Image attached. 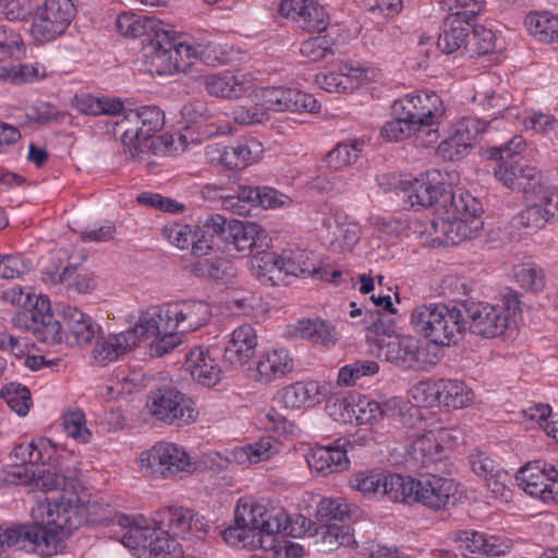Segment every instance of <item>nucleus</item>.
<instances>
[{"label":"nucleus","mask_w":558,"mask_h":558,"mask_svg":"<svg viewBox=\"0 0 558 558\" xmlns=\"http://www.w3.org/2000/svg\"><path fill=\"white\" fill-rule=\"evenodd\" d=\"M167 304L162 306H150L140 313L137 322L131 327L129 332L136 343L145 341L161 332V330H170V320L165 315Z\"/></svg>","instance_id":"30"},{"label":"nucleus","mask_w":558,"mask_h":558,"mask_svg":"<svg viewBox=\"0 0 558 558\" xmlns=\"http://www.w3.org/2000/svg\"><path fill=\"white\" fill-rule=\"evenodd\" d=\"M184 368L198 384L211 387L220 380V368L203 348H194L185 354Z\"/></svg>","instance_id":"29"},{"label":"nucleus","mask_w":558,"mask_h":558,"mask_svg":"<svg viewBox=\"0 0 558 558\" xmlns=\"http://www.w3.org/2000/svg\"><path fill=\"white\" fill-rule=\"evenodd\" d=\"M471 28V20L463 19L459 14H449L444 21L442 32L438 36V49L446 54L453 53L461 48L466 51Z\"/></svg>","instance_id":"28"},{"label":"nucleus","mask_w":558,"mask_h":558,"mask_svg":"<svg viewBox=\"0 0 558 558\" xmlns=\"http://www.w3.org/2000/svg\"><path fill=\"white\" fill-rule=\"evenodd\" d=\"M350 518L349 506L342 499L324 498L317 506L314 526L342 523Z\"/></svg>","instance_id":"45"},{"label":"nucleus","mask_w":558,"mask_h":558,"mask_svg":"<svg viewBox=\"0 0 558 558\" xmlns=\"http://www.w3.org/2000/svg\"><path fill=\"white\" fill-rule=\"evenodd\" d=\"M182 332L180 329L161 330V332L150 342L149 354L154 357H162L179 344L182 343Z\"/></svg>","instance_id":"60"},{"label":"nucleus","mask_w":558,"mask_h":558,"mask_svg":"<svg viewBox=\"0 0 558 558\" xmlns=\"http://www.w3.org/2000/svg\"><path fill=\"white\" fill-rule=\"evenodd\" d=\"M248 508L260 509L259 515L257 513L254 515L255 521H252V526L254 531H258V536L263 535L265 544L267 545L266 549L274 547V535L286 532L293 537H299L302 535L303 527L306 524L304 517L298 518V521L302 520V525L300 531L296 532L294 527L290 529L289 517L282 510L268 511L264 506L257 504H248Z\"/></svg>","instance_id":"20"},{"label":"nucleus","mask_w":558,"mask_h":558,"mask_svg":"<svg viewBox=\"0 0 558 558\" xmlns=\"http://www.w3.org/2000/svg\"><path fill=\"white\" fill-rule=\"evenodd\" d=\"M466 331L484 338L501 336L509 327V315L499 305L486 302L461 300Z\"/></svg>","instance_id":"11"},{"label":"nucleus","mask_w":558,"mask_h":558,"mask_svg":"<svg viewBox=\"0 0 558 558\" xmlns=\"http://www.w3.org/2000/svg\"><path fill=\"white\" fill-rule=\"evenodd\" d=\"M495 34L482 26L472 24L471 34L468 38L466 52L471 56H483L494 50Z\"/></svg>","instance_id":"53"},{"label":"nucleus","mask_w":558,"mask_h":558,"mask_svg":"<svg viewBox=\"0 0 558 558\" xmlns=\"http://www.w3.org/2000/svg\"><path fill=\"white\" fill-rule=\"evenodd\" d=\"M204 86L210 96L218 98H236L244 93L243 83L230 72L204 76Z\"/></svg>","instance_id":"41"},{"label":"nucleus","mask_w":558,"mask_h":558,"mask_svg":"<svg viewBox=\"0 0 558 558\" xmlns=\"http://www.w3.org/2000/svg\"><path fill=\"white\" fill-rule=\"evenodd\" d=\"M435 390L438 395L439 407L450 409H462L473 400V392L464 383L453 379H440Z\"/></svg>","instance_id":"35"},{"label":"nucleus","mask_w":558,"mask_h":558,"mask_svg":"<svg viewBox=\"0 0 558 558\" xmlns=\"http://www.w3.org/2000/svg\"><path fill=\"white\" fill-rule=\"evenodd\" d=\"M12 326L24 332H32L35 338L44 343H60L64 332L62 324L50 311L49 300L45 296H36L31 310L16 313L12 317Z\"/></svg>","instance_id":"7"},{"label":"nucleus","mask_w":558,"mask_h":558,"mask_svg":"<svg viewBox=\"0 0 558 558\" xmlns=\"http://www.w3.org/2000/svg\"><path fill=\"white\" fill-rule=\"evenodd\" d=\"M393 118L387 121L381 128L380 134L390 142L403 141L413 134L421 133L403 116L392 114Z\"/></svg>","instance_id":"59"},{"label":"nucleus","mask_w":558,"mask_h":558,"mask_svg":"<svg viewBox=\"0 0 558 558\" xmlns=\"http://www.w3.org/2000/svg\"><path fill=\"white\" fill-rule=\"evenodd\" d=\"M126 542L137 558H182L183 549L178 541L170 535L161 534L151 522L146 529H135L129 532Z\"/></svg>","instance_id":"12"},{"label":"nucleus","mask_w":558,"mask_h":558,"mask_svg":"<svg viewBox=\"0 0 558 558\" xmlns=\"http://www.w3.org/2000/svg\"><path fill=\"white\" fill-rule=\"evenodd\" d=\"M161 21L133 12H121L114 19L113 29L125 38L148 37L160 27Z\"/></svg>","instance_id":"32"},{"label":"nucleus","mask_w":558,"mask_h":558,"mask_svg":"<svg viewBox=\"0 0 558 558\" xmlns=\"http://www.w3.org/2000/svg\"><path fill=\"white\" fill-rule=\"evenodd\" d=\"M257 333L251 325H241L231 333L225 348V360L234 366H243L255 355Z\"/></svg>","instance_id":"24"},{"label":"nucleus","mask_w":558,"mask_h":558,"mask_svg":"<svg viewBox=\"0 0 558 558\" xmlns=\"http://www.w3.org/2000/svg\"><path fill=\"white\" fill-rule=\"evenodd\" d=\"M165 123V112L157 106L129 109L120 99L107 98V134L121 143L128 159L155 166L150 156H163L173 145V135H158Z\"/></svg>","instance_id":"1"},{"label":"nucleus","mask_w":558,"mask_h":558,"mask_svg":"<svg viewBox=\"0 0 558 558\" xmlns=\"http://www.w3.org/2000/svg\"><path fill=\"white\" fill-rule=\"evenodd\" d=\"M266 230L255 222L231 220L228 223L227 244L244 255L263 253L270 246Z\"/></svg>","instance_id":"18"},{"label":"nucleus","mask_w":558,"mask_h":558,"mask_svg":"<svg viewBox=\"0 0 558 558\" xmlns=\"http://www.w3.org/2000/svg\"><path fill=\"white\" fill-rule=\"evenodd\" d=\"M263 145L258 141L251 138L235 145L226 146L219 153L220 162L228 169H243L257 161L263 154Z\"/></svg>","instance_id":"31"},{"label":"nucleus","mask_w":558,"mask_h":558,"mask_svg":"<svg viewBox=\"0 0 558 558\" xmlns=\"http://www.w3.org/2000/svg\"><path fill=\"white\" fill-rule=\"evenodd\" d=\"M386 361L403 369L418 364V341L413 337L397 336L379 342Z\"/></svg>","instance_id":"25"},{"label":"nucleus","mask_w":558,"mask_h":558,"mask_svg":"<svg viewBox=\"0 0 558 558\" xmlns=\"http://www.w3.org/2000/svg\"><path fill=\"white\" fill-rule=\"evenodd\" d=\"M384 473L377 471H362L351 475L349 485L363 495L381 493Z\"/></svg>","instance_id":"57"},{"label":"nucleus","mask_w":558,"mask_h":558,"mask_svg":"<svg viewBox=\"0 0 558 558\" xmlns=\"http://www.w3.org/2000/svg\"><path fill=\"white\" fill-rule=\"evenodd\" d=\"M411 324L416 332L438 345L456 344L466 332L461 300L453 305H418L411 314Z\"/></svg>","instance_id":"5"},{"label":"nucleus","mask_w":558,"mask_h":558,"mask_svg":"<svg viewBox=\"0 0 558 558\" xmlns=\"http://www.w3.org/2000/svg\"><path fill=\"white\" fill-rule=\"evenodd\" d=\"M74 0H46L36 13L32 34L38 43H48L62 35L75 16Z\"/></svg>","instance_id":"10"},{"label":"nucleus","mask_w":558,"mask_h":558,"mask_svg":"<svg viewBox=\"0 0 558 558\" xmlns=\"http://www.w3.org/2000/svg\"><path fill=\"white\" fill-rule=\"evenodd\" d=\"M481 214L482 205L474 196L449 185L430 227L442 241L454 245L478 235L484 226Z\"/></svg>","instance_id":"3"},{"label":"nucleus","mask_w":558,"mask_h":558,"mask_svg":"<svg viewBox=\"0 0 558 558\" xmlns=\"http://www.w3.org/2000/svg\"><path fill=\"white\" fill-rule=\"evenodd\" d=\"M379 372V365L373 360H356L339 369L338 384L351 387L363 377L373 376Z\"/></svg>","instance_id":"46"},{"label":"nucleus","mask_w":558,"mask_h":558,"mask_svg":"<svg viewBox=\"0 0 558 558\" xmlns=\"http://www.w3.org/2000/svg\"><path fill=\"white\" fill-rule=\"evenodd\" d=\"M486 129V123L482 120L468 117L461 119L456 125L453 133L458 141H460L466 149H471L483 135Z\"/></svg>","instance_id":"52"},{"label":"nucleus","mask_w":558,"mask_h":558,"mask_svg":"<svg viewBox=\"0 0 558 558\" xmlns=\"http://www.w3.org/2000/svg\"><path fill=\"white\" fill-rule=\"evenodd\" d=\"M524 23L530 34L539 41H558V17H550L546 12L533 13L525 17Z\"/></svg>","instance_id":"43"},{"label":"nucleus","mask_w":558,"mask_h":558,"mask_svg":"<svg viewBox=\"0 0 558 558\" xmlns=\"http://www.w3.org/2000/svg\"><path fill=\"white\" fill-rule=\"evenodd\" d=\"M295 332L314 343L331 347L338 341L336 327L322 319H301L295 325Z\"/></svg>","instance_id":"39"},{"label":"nucleus","mask_w":558,"mask_h":558,"mask_svg":"<svg viewBox=\"0 0 558 558\" xmlns=\"http://www.w3.org/2000/svg\"><path fill=\"white\" fill-rule=\"evenodd\" d=\"M144 524H135L131 517L120 513L114 509H107V536L123 544L131 550V545L126 542L129 532L135 529H146Z\"/></svg>","instance_id":"44"},{"label":"nucleus","mask_w":558,"mask_h":558,"mask_svg":"<svg viewBox=\"0 0 558 558\" xmlns=\"http://www.w3.org/2000/svg\"><path fill=\"white\" fill-rule=\"evenodd\" d=\"M533 199H536V203L544 207L546 217L550 220H558V192L548 189L538 181L533 183L531 194L526 197V201Z\"/></svg>","instance_id":"56"},{"label":"nucleus","mask_w":558,"mask_h":558,"mask_svg":"<svg viewBox=\"0 0 558 558\" xmlns=\"http://www.w3.org/2000/svg\"><path fill=\"white\" fill-rule=\"evenodd\" d=\"M314 254L301 248L283 250L279 254L281 271L292 276L315 277L320 274L313 258Z\"/></svg>","instance_id":"34"},{"label":"nucleus","mask_w":558,"mask_h":558,"mask_svg":"<svg viewBox=\"0 0 558 558\" xmlns=\"http://www.w3.org/2000/svg\"><path fill=\"white\" fill-rule=\"evenodd\" d=\"M56 282L65 284L69 293H88L95 287V279L87 274H77V267L69 265L58 275Z\"/></svg>","instance_id":"49"},{"label":"nucleus","mask_w":558,"mask_h":558,"mask_svg":"<svg viewBox=\"0 0 558 558\" xmlns=\"http://www.w3.org/2000/svg\"><path fill=\"white\" fill-rule=\"evenodd\" d=\"M170 328H179L182 333L196 330L207 324L211 317L209 305L201 300L167 304L165 314Z\"/></svg>","instance_id":"19"},{"label":"nucleus","mask_w":558,"mask_h":558,"mask_svg":"<svg viewBox=\"0 0 558 558\" xmlns=\"http://www.w3.org/2000/svg\"><path fill=\"white\" fill-rule=\"evenodd\" d=\"M531 204L526 206L517 217V223L531 231H537L545 227L550 220L545 216L544 207L536 203V199L529 201Z\"/></svg>","instance_id":"62"},{"label":"nucleus","mask_w":558,"mask_h":558,"mask_svg":"<svg viewBox=\"0 0 558 558\" xmlns=\"http://www.w3.org/2000/svg\"><path fill=\"white\" fill-rule=\"evenodd\" d=\"M453 541L458 544V547L461 550H466L471 554H476L483 557L501 556L508 548V546L496 536L473 530H460L454 532Z\"/></svg>","instance_id":"27"},{"label":"nucleus","mask_w":558,"mask_h":558,"mask_svg":"<svg viewBox=\"0 0 558 558\" xmlns=\"http://www.w3.org/2000/svg\"><path fill=\"white\" fill-rule=\"evenodd\" d=\"M33 523L14 525L21 550L43 556L56 555L62 548L65 538L83 523L78 506L70 500H39L32 510Z\"/></svg>","instance_id":"2"},{"label":"nucleus","mask_w":558,"mask_h":558,"mask_svg":"<svg viewBox=\"0 0 558 558\" xmlns=\"http://www.w3.org/2000/svg\"><path fill=\"white\" fill-rule=\"evenodd\" d=\"M349 448H353V446L344 439H337L331 446L313 448L306 457L307 464L323 475L342 471L349 463L347 456Z\"/></svg>","instance_id":"21"},{"label":"nucleus","mask_w":558,"mask_h":558,"mask_svg":"<svg viewBox=\"0 0 558 558\" xmlns=\"http://www.w3.org/2000/svg\"><path fill=\"white\" fill-rule=\"evenodd\" d=\"M314 525L311 521L306 520L302 534L307 533L310 536H315L317 538L316 544L324 551H332L340 546H352L355 544L353 531L348 524Z\"/></svg>","instance_id":"26"},{"label":"nucleus","mask_w":558,"mask_h":558,"mask_svg":"<svg viewBox=\"0 0 558 558\" xmlns=\"http://www.w3.org/2000/svg\"><path fill=\"white\" fill-rule=\"evenodd\" d=\"M363 146V141L339 143L326 155L325 160L328 167L332 169H341L357 160Z\"/></svg>","instance_id":"47"},{"label":"nucleus","mask_w":558,"mask_h":558,"mask_svg":"<svg viewBox=\"0 0 558 558\" xmlns=\"http://www.w3.org/2000/svg\"><path fill=\"white\" fill-rule=\"evenodd\" d=\"M417 480L399 474H384L381 495L395 502L413 504Z\"/></svg>","instance_id":"38"},{"label":"nucleus","mask_w":558,"mask_h":558,"mask_svg":"<svg viewBox=\"0 0 558 558\" xmlns=\"http://www.w3.org/2000/svg\"><path fill=\"white\" fill-rule=\"evenodd\" d=\"M61 426L77 442L86 444L92 438V432L86 427L85 415L81 410L65 412L61 417Z\"/></svg>","instance_id":"50"},{"label":"nucleus","mask_w":558,"mask_h":558,"mask_svg":"<svg viewBox=\"0 0 558 558\" xmlns=\"http://www.w3.org/2000/svg\"><path fill=\"white\" fill-rule=\"evenodd\" d=\"M322 234L330 246L342 250L352 248L360 240V229L356 225L340 222L335 216L323 219Z\"/></svg>","instance_id":"33"},{"label":"nucleus","mask_w":558,"mask_h":558,"mask_svg":"<svg viewBox=\"0 0 558 558\" xmlns=\"http://www.w3.org/2000/svg\"><path fill=\"white\" fill-rule=\"evenodd\" d=\"M262 100V107L277 112L291 111L294 89L284 87H265L256 95Z\"/></svg>","instance_id":"48"},{"label":"nucleus","mask_w":558,"mask_h":558,"mask_svg":"<svg viewBox=\"0 0 558 558\" xmlns=\"http://www.w3.org/2000/svg\"><path fill=\"white\" fill-rule=\"evenodd\" d=\"M141 470L156 477H171L194 471L187 452L175 444L160 442L141 454Z\"/></svg>","instance_id":"8"},{"label":"nucleus","mask_w":558,"mask_h":558,"mask_svg":"<svg viewBox=\"0 0 558 558\" xmlns=\"http://www.w3.org/2000/svg\"><path fill=\"white\" fill-rule=\"evenodd\" d=\"M320 388L317 381H298L280 391V400L287 409H300L307 402L319 403Z\"/></svg>","instance_id":"37"},{"label":"nucleus","mask_w":558,"mask_h":558,"mask_svg":"<svg viewBox=\"0 0 558 558\" xmlns=\"http://www.w3.org/2000/svg\"><path fill=\"white\" fill-rule=\"evenodd\" d=\"M150 522L161 534L169 533L173 537L185 538L190 534L206 532V521L191 509L183 507H167L157 510Z\"/></svg>","instance_id":"15"},{"label":"nucleus","mask_w":558,"mask_h":558,"mask_svg":"<svg viewBox=\"0 0 558 558\" xmlns=\"http://www.w3.org/2000/svg\"><path fill=\"white\" fill-rule=\"evenodd\" d=\"M256 513L259 515V508H248V502L240 500L234 511V524L222 532L223 541L234 547L267 548L263 535L258 536V531H254L252 526Z\"/></svg>","instance_id":"16"},{"label":"nucleus","mask_w":558,"mask_h":558,"mask_svg":"<svg viewBox=\"0 0 558 558\" xmlns=\"http://www.w3.org/2000/svg\"><path fill=\"white\" fill-rule=\"evenodd\" d=\"M544 464H548L545 461H535L527 463L521 468L517 475V482L520 488H522L527 495L534 498H538L544 502L554 500L556 485L546 483L548 476L543 470Z\"/></svg>","instance_id":"23"},{"label":"nucleus","mask_w":558,"mask_h":558,"mask_svg":"<svg viewBox=\"0 0 558 558\" xmlns=\"http://www.w3.org/2000/svg\"><path fill=\"white\" fill-rule=\"evenodd\" d=\"M147 407L154 417L170 425L190 424L196 420L198 414L186 397L170 386L151 391Z\"/></svg>","instance_id":"9"},{"label":"nucleus","mask_w":558,"mask_h":558,"mask_svg":"<svg viewBox=\"0 0 558 558\" xmlns=\"http://www.w3.org/2000/svg\"><path fill=\"white\" fill-rule=\"evenodd\" d=\"M7 404L20 416H25L32 404L31 391L20 384H10L1 390Z\"/></svg>","instance_id":"51"},{"label":"nucleus","mask_w":558,"mask_h":558,"mask_svg":"<svg viewBox=\"0 0 558 558\" xmlns=\"http://www.w3.org/2000/svg\"><path fill=\"white\" fill-rule=\"evenodd\" d=\"M190 271L198 277L227 284L235 277V269L226 258H201L190 265Z\"/></svg>","instance_id":"36"},{"label":"nucleus","mask_w":558,"mask_h":558,"mask_svg":"<svg viewBox=\"0 0 558 558\" xmlns=\"http://www.w3.org/2000/svg\"><path fill=\"white\" fill-rule=\"evenodd\" d=\"M392 114L403 116L421 133H425L428 143L438 140L437 126L445 113L442 100L435 92H421L405 95L391 106Z\"/></svg>","instance_id":"6"},{"label":"nucleus","mask_w":558,"mask_h":558,"mask_svg":"<svg viewBox=\"0 0 558 558\" xmlns=\"http://www.w3.org/2000/svg\"><path fill=\"white\" fill-rule=\"evenodd\" d=\"M46 76V68L38 62L32 64H0V81L4 83H33Z\"/></svg>","instance_id":"42"},{"label":"nucleus","mask_w":558,"mask_h":558,"mask_svg":"<svg viewBox=\"0 0 558 558\" xmlns=\"http://www.w3.org/2000/svg\"><path fill=\"white\" fill-rule=\"evenodd\" d=\"M136 344L129 330L110 335L107 337V362L119 360Z\"/></svg>","instance_id":"64"},{"label":"nucleus","mask_w":558,"mask_h":558,"mask_svg":"<svg viewBox=\"0 0 558 558\" xmlns=\"http://www.w3.org/2000/svg\"><path fill=\"white\" fill-rule=\"evenodd\" d=\"M259 197V186H240L238 195H229L225 198V207L231 209L234 214L243 215L248 211L242 203L257 206Z\"/></svg>","instance_id":"61"},{"label":"nucleus","mask_w":558,"mask_h":558,"mask_svg":"<svg viewBox=\"0 0 558 558\" xmlns=\"http://www.w3.org/2000/svg\"><path fill=\"white\" fill-rule=\"evenodd\" d=\"M415 502L432 510L454 507L459 501V484L453 478L425 475L417 478Z\"/></svg>","instance_id":"14"},{"label":"nucleus","mask_w":558,"mask_h":558,"mask_svg":"<svg viewBox=\"0 0 558 558\" xmlns=\"http://www.w3.org/2000/svg\"><path fill=\"white\" fill-rule=\"evenodd\" d=\"M272 442V438L266 437L241 448L236 454H239L240 458L245 457L250 463H258L270 459L276 453V448Z\"/></svg>","instance_id":"63"},{"label":"nucleus","mask_w":558,"mask_h":558,"mask_svg":"<svg viewBox=\"0 0 558 558\" xmlns=\"http://www.w3.org/2000/svg\"><path fill=\"white\" fill-rule=\"evenodd\" d=\"M494 173L496 179L505 186L513 191L523 192L525 198L531 194L533 183L541 181L542 177L535 167L523 166L518 161L512 163L504 160L497 163Z\"/></svg>","instance_id":"22"},{"label":"nucleus","mask_w":558,"mask_h":558,"mask_svg":"<svg viewBox=\"0 0 558 558\" xmlns=\"http://www.w3.org/2000/svg\"><path fill=\"white\" fill-rule=\"evenodd\" d=\"M256 369L262 378L270 381L290 373L293 369V360L286 349H276L257 363Z\"/></svg>","instance_id":"40"},{"label":"nucleus","mask_w":558,"mask_h":558,"mask_svg":"<svg viewBox=\"0 0 558 558\" xmlns=\"http://www.w3.org/2000/svg\"><path fill=\"white\" fill-rule=\"evenodd\" d=\"M208 46L178 41L175 33L162 22L160 27L143 39L144 63L150 74L173 75L186 72L192 59H202Z\"/></svg>","instance_id":"4"},{"label":"nucleus","mask_w":558,"mask_h":558,"mask_svg":"<svg viewBox=\"0 0 558 558\" xmlns=\"http://www.w3.org/2000/svg\"><path fill=\"white\" fill-rule=\"evenodd\" d=\"M61 317L66 328V331H63L66 341L78 345H86L93 339H96V347L92 351V360L94 364L104 366L105 357L102 353L105 352V341L101 336V327L94 324L93 319L78 308L70 305L62 307Z\"/></svg>","instance_id":"13"},{"label":"nucleus","mask_w":558,"mask_h":558,"mask_svg":"<svg viewBox=\"0 0 558 558\" xmlns=\"http://www.w3.org/2000/svg\"><path fill=\"white\" fill-rule=\"evenodd\" d=\"M514 278L523 289L532 292H538L545 286L544 271L534 263H524L517 266Z\"/></svg>","instance_id":"54"},{"label":"nucleus","mask_w":558,"mask_h":558,"mask_svg":"<svg viewBox=\"0 0 558 558\" xmlns=\"http://www.w3.org/2000/svg\"><path fill=\"white\" fill-rule=\"evenodd\" d=\"M448 186L449 184L445 182L442 173L433 169L409 182V185L404 189V196L412 207L427 208L436 203L440 204Z\"/></svg>","instance_id":"17"},{"label":"nucleus","mask_w":558,"mask_h":558,"mask_svg":"<svg viewBox=\"0 0 558 558\" xmlns=\"http://www.w3.org/2000/svg\"><path fill=\"white\" fill-rule=\"evenodd\" d=\"M335 40L328 35H319L305 40L301 45V53L308 61L317 62L333 54Z\"/></svg>","instance_id":"55"},{"label":"nucleus","mask_w":558,"mask_h":558,"mask_svg":"<svg viewBox=\"0 0 558 558\" xmlns=\"http://www.w3.org/2000/svg\"><path fill=\"white\" fill-rule=\"evenodd\" d=\"M299 21L301 29L322 33L327 29L329 16L322 5L315 0H310L303 19Z\"/></svg>","instance_id":"58"}]
</instances>
